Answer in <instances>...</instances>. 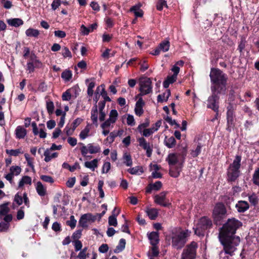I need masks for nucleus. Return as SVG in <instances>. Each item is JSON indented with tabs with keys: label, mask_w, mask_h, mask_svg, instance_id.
<instances>
[{
	"label": "nucleus",
	"mask_w": 259,
	"mask_h": 259,
	"mask_svg": "<svg viewBox=\"0 0 259 259\" xmlns=\"http://www.w3.org/2000/svg\"><path fill=\"white\" fill-rule=\"evenodd\" d=\"M218 237L223 246V249L219 253L220 258L231 259V257L235 255L237 247L240 244V237L231 236H219Z\"/></svg>",
	"instance_id": "obj_1"
},
{
	"label": "nucleus",
	"mask_w": 259,
	"mask_h": 259,
	"mask_svg": "<svg viewBox=\"0 0 259 259\" xmlns=\"http://www.w3.org/2000/svg\"><path fill=\"white\" fill-rule=\"evenodd\" d=\"M191 232L188 230H183L180 228L172 229L165 235L166 243L169 245L171 243L174 248H182L186 243Z\"/></svg>",
	"instance_id": "obj_2"
},
{
	"label": "nucleus",
	"mask_w": 259,
	"mask_h": 259,
	"mask_svg": "<svg viewBox=\"0 0 259 259\" xmlns=\"http://www.w3.org/2000/svg\"><path fill=\"white\" fill-rule=\"evenodd\" d=\"M209 76L212 83L211 91L224 92L226 90L227 75L219 69L211 68Z\"/></svg>",
	"instance_id": "obj_3"
},
{
	"label": "nucleus",
	"mask_w": 259,
	"mask_h": 259,
	"mask_svg": "<svg viewBox=\"0 0 259 259\" xmlns=\"http://www.w3.org/2000/svg\"><path fill=\"white\" fill-rule=\"evenodd\" d=\"M242 223L235 218L229 219L220 228L219 236H236V230L242 226Z\"/></svg>",
	"instance_id": "obj_4"
},
{
	"label": "nucleus",
	"mask_w": 259,
	"mask_h": 259,
	"mask_svg": "<svg viewBox=\"0 0 259 259\" xmlns=\"http://www.w3.org/2000/svg\"><path fill=\"white\" fill-rule=\"evenodd\" d=\"M241 156L236 155L233 162L230 164L228 170L227 176L229 181H235L240 175Z\"/></svg>",
	"instance_id": "obj_5"
},
{
	"label": "nucleus",
	"mask_w": 259,
	"mask_h": 259,
	"mask_svg": "<svg viewBox=\"0 0 259 259\" xmlns=\"http://www.w3.org/2000/svg\"><path fill=\"white\" fill-rule=\"evenodd\" d=\"M211 221L207 217H202L198 221L196 228H194L195 233L198 236H204L205 231L212 227Z\"/></svg>",
	"instance_id": "obj_6"
},
{
	"label": "nucleus",
	"mask_w": 259,
	"mask_h": 259,
	"mask_svg": "<svg viewBox=\"0 0 259 259\" xmlns=\"http://www.w3.org/2000/svg\"><path fill=\"white\" fill-rule=\"evenodd\" d=\"M140 94L139 95L143 96L150 93L152 91L151 81L149 78L142 77L139 79Z\"/></svg>",
	"instance_id": "obj_7"
},
{
	"label": "nucleus",
	"mask_w": 259,
	"mask_h": 259,
	"mask_svg": "<svg viewBox=\"0 0 259 259\" xmlns=\"http://www.w3.org/2000/svg\"><path fill=\"white\" fill-rule=\"evenodd\" d=\"M197 243L192 242L183 250L182 254V259H195L196 255Z\"/></svg>",
	"instance_id": "obj_8"
},
{
	"label": "nucleus",
	"mask_w": 259,
	"mask_h": 259,
	"mask_svg": "<svg viewBox=\"0 0 259 259\" xmlns=\"http://www.w3.org/2000/svg\"><path fill=\"white\" fill-rule=\"evenodd\" d=\"M212 95L208 97L207 100V107L212 109L214 111L218 112L219 111V98L217 96L218 94L223 93V92H218V91H211Z\"/></svg>",
	"instance_id": "obj_9"
},
{
	"label": "nucleus",
	"mask_w": 259,
	"mask_h": 259,
	"mask_svg": "<svg viewBox=\"0 0 259 259\" xmlns=\"http://www.w3.org/2000/svg\"><path fill=\"white\" fill-rule=\"evenodd\" d=\"M226 213V209L223 203H218L215 206L213 211V217L217 222L220 221L223 219Z\"/></svg>",
	"instance_id": "obj_10"
},
{
	"label": "nucleus",
	"mask_w": 259,
	"mask_h": 259,
	"mask_svg": "<svg viewBox=\"0 0 259 259\" xmlns=\"http://www.w3.org/2000/svg\"><path fill=\"white\" fill-rule=\"evenodd\" d=\"M96 216L93 215L90 213H88L82 215L79 220V226L82 228H87L89 224L95 221Z\"/></svg>",
	"instance_id": "obj_11"
},
{
	"label": "nucleus",
	"mask_w": 259,
	"mask_h": 259,
	"mask_svg": "<svg viewBox=\"0 0 259 259\" xmlns=\"http://www.w3.org/2000/svg\"><path fill=\"white\" fill-rule=\"evenodd\" d=\"M118 116V112L115 109L111 110L109 114V117L101 125V128H110L116 122Z\"/></svg>",
	"instance_id": "obj_12"
},
{
	"label": "nucleus",
	"mask_w": 259,
	"mask_h": 259,
	"mask_svg": "<svg viewBox=\"0 0 259 259\" xmlns=\"http://www.w3.org/2000/svg\"><path fill=\"white\" fill-rule=\"evenodd\" d=\"M161 125V120L157 121L155 124L149 128H145L142 131V134L143 136L147 137L153 134L154 132H156Z\"/></svg>",
	"instance_id": "obj_13"
},
{
	"label": "nucleus",
	"mask_w": 259,
	"mask_h": 259,
	"mask_svg": "<svg viewBox=\"0 0 259 259\" xmlns=\"http://www.w3.org/2000/svg\"><path fill=\"white\" fill-rule=\"evenodd\" d=\"M139 145L146 150L148 157H150L152 153V149L149 143H147L144 138H140L138 140Z\"/></svg>",
	"instance_id": "obj_14"
},
{
	"label": "nucleus",
	"mask_w": 259,
	"mask_h": 259,
	"mask_svg": "<svg viewBox=\"0 0 259 259\" xmlns=\"http://www.w3.org/2000/svg\"><path fill=\"white\" fill-rule=\"evenodd\" d=\"M147 236L150 244L152 246H156V245L159 243V235L157 232H152L150 233H148Z\"/></svg>",
	"instance_id": "obj_15"
},
{
	"label": "nucleus",
	"mask_w": 259,
	"mask_h": 259,
	"mask_svg": "<svg viewBox=\"0 0 259 259\" xmlns=\"http://www.w3.org/2000/svg\"><path fill=\"white\" fill-rule=\"evenodd\" d=\"M162 187V184L160 181H157L155 183H150L146 189V192L150 193L152 191H158Z\"/></svg>",
	"instance_id": "obj_16"
},
{
	"label": "nucleus",
	"mask_w": 259,
	"mask_h": 259,
	"mask_svg": "<svg viewBox=\"0 0 259 259\" xmlns=\"http://www.w3.org/2000/svg\"><path fill=\"white\" fill-rule=\"evenodd\" d=\"M41 66V62L37 59H33L32 62L27 63V70L29 73H31L34 71V68L39 67Z\"/></svg>",
	"instance_id": "obj_17"
},
{
	"label": "nucleus",
	"mask_w": 259,
	"mask_h": 259,
	"mask_svg": "<svg viewBox=\"0 0 259 259\" xmlns=\"http://www.w3.org/2000/svg\"><path fill=\"white\" fill-rule=\"evenodd\" d=\"M238 212H244L249 208V204L245 201H239L236 204Z\"/></svg>",
	"instance_id": "obj_18"
},
{
	"label": "nucleus",
	"mask_w": 259,
	"mask_h": 259,
	"mask_svg": "<svg viewBox=\"0 0 259 259\" xmlns=\"http://www.w3.org/2000/svg\"><path fill=\"white\" fill-rule=\"evenodd\" d=\"M99 113L98 111V106L97 105H95L91 110V120H92L93 123L96 126H98V117Z\"/></svg>",
	"instance_id": "obj_19"
},
{
	"label": "nucleus",
	"mask_w": 259,
	"mask_h": 259,
	"mask_svg": "<svg viewBox=\"0 0 259 259\" xmlns=\"http://www.w3.org/2000/svg\"><path fill=\"white\" fill-rule=\"evenodd\" d=\"M144 102H143L142 98H140L136 104L135 111L136 115L141 116L143 113V107L144 106Z\"/></svg>",
	"instance_id": "obj_20"
},
{
	"label": "nucleus",
	"mask_w": 259,
	"mask_h": 259,
	"mask_svg": "<svg viewBox=\"0 0 259 259\" xmlns=\"http://www.w3.org/2000/svg\"><path fill=\"white\" fill-rule=\"evenodd\" d=\"M36 190L40 196H44L47 193V188L40 182L36 184Z\"/></svg>",
	"instance_id": "obj_21"
},
{
	"label": "nucleus",
	"mask_w": 259,
	"mask_h": 259,
	"mask_svg": "<svg viewBox=\"0 0 259 259\" xmlns=\"http://www.w3.org/2000/svg\"><path fill=\"white\" fill-rule=\"evenodd\" d=\"M184 61L180 60L176 62V63L172 66L171 70L173 72V74L172 76L177 78V76L178 73L180 72V67L179 66L182 67L184 65Z\"/></svg>",
	"instance_id": "obj_22"
},
{
	"label": "nucleus",
	"mask_w": 259,
	"mask_h": 259,
	"mask_svg": "<svg viewBox=\"0 0 259 259\" xmlns=\"http://www.w3.org/2000/svg\"><path fill=\"white\" fill-rule=\"evenodd\" d=\"M45 156L44 160L48 162L50 161L52 159L57 157L58 155V153L57 152L51 153L50 149H47L45 150L44 154Z\"/></svg>",
	"instance_id": "obj_23"
},
{
	"label": "nucleus",
	"mask_w": 259,
	"mask_h": 259,
	"mask_svg": "<svg viewBox=\"0 0 259 259\" xmlns=\"http://www.w3.org/2000/svg\"><path fill=\"white\" fill-rule=\"evenodd\" d=\"M150 170L152 172V177L153 178H159L161 177V174L158 172L160 167L156 164H151L150 166Z\"/></svg>",
	"instance_id": "obj_24"
},
{
	"label": "nucleus",
	"mask_w": 259,
	"mask_h": 259,
	"mask_svg": "<svg viewBox=\"0 0 259 259\" xmlns=\"http://www.w3.org/2000/svg\"><path fill=\"white\" fill-rule=\"evenodd\" d=\"M91 125L88 124L82 130L79 134V138L81 140H84L90 136Z\"/></svg>",
	"instance_id": "obj_25"
},
{
	"label": "nucleus",
	"mask_w": 259,
	"mask_h": 259,
	"mask_svg": "<svg viewBox=\"0 0 259 259\" xmlns=\"http://www.w3.org/2000/svg\"><path fill=\"white\" fill-rule=\"evenodd\" d=\"M8 24L9 25L14 27H18L23 24V21L19 18H13L9 19L7 20Z\"/></svg>",
	"instance_id": "obj_26"
},
{
	"label": "nucleus",
	"mask_w": 259,
	"mask_h": 259,
	"mask_svg": "<svg viewBox=\"0 0 259 259\" xmlns=\"http://www.w3.org/2000/svg\"><path fill=\"white\" fill-rule=\"evenodd\" d=\"M98 160L97 159H94L91 161H86L84 162V166L91 169L92 171H94L95 168L98 167Z\"/></svg>",
	"instance_id": "obj_27"
},
{
	"label": "nucleus",
	"mask_w": 259,
	"mask_h": 259,
	"mask_svg": "<svg viewBox=\"0 0 259 259\" xmlns=\"http://www.w3.org/2000/svg\"><path fill=\"white\" fill-rule=\"evenodd\" d=\"M89 148V153L96 154L101 151V147L98 144H95L94 143H90L88 144Z\"/></svg>",
	"instance_id": "obj_28"
},
{
	"label": "nucleus",
	"mask_w": 259,
	"mask_h": 259,
	"mask_svg": "<svg viewBox=\"0 0 259 259\" xmlns=\"http://www.w3.org/2000/svg\"><path fill=\"white\" fill-rule=\"evenodd\" d=\"M146 212L151 220H155L158 215V210L155 208H147Z\"/></svg>",
	"instance_id": "obj_29"
},
{
	"label": "nucleus",
	"mask_w": 259,
	"mask_h": 259,
	"mask_svg": "<svg viewBox=\"0 0 259 259\" xmlns=\"http://www.w3.org/2000/svg\"><path fill=\"white\" fill-rule=\"evenodd\" d=\"M32 180L31 178L27 176H24L20 180L18 184V187L19 188H22L25 185H30L31 184Z\"/></svg>",
	"instance_id": "obj_30"
},
{
	"label": "nucleus",
	"mask_w": 259,
	"mask_h": 259,
	"mask_svg": "<svg viewBox=\"0 0 259 259\" xmlns=\"http://www.w3.org/2000/svg\"><path fill=\"white\" fill-rule=\"evenodd\" d=\"M15 132L16 137L18 139L24 138L26 135V130L20 126L17 127Z\"/></svg>",
	"instance_id": "obj_31"
},
{
	"label": "nucleus",
	"mask_w": 259,
	"mask_h": 259,
	"mask_svg": "<svg viewBox=\"0 0 259 259\" xmlns=\"http://www.w3.org/2000/svg\"><path fill=\"white\" fill-rule=\"evenodd\" d=\"M159 251L156 246H152L151 249L148 252V256L150 259H154L155 257L158 256Z\"/></svg>",
	"instance_id": "obj_32"
},
{
	"label": "nucleus",
	"mask_w": 259,
	"mask_h": 259,
	"mask_svg": "<svg viewBox=\"0 0 259 259\" xmlns=\"http://www.w3.org/2000/svg\"><path fill=\"white\" fill-rule=\"evenodd\" d=\"M169 165H173L175 164L178 161V157L176 154L171 153L168 155L166 159Z\"/></svg>",
	"instance_id": "obj_33"
},
{
	"label": "nucleus",
	"mask_w": 259,
	"mask_h": 259,
	"mask_svg": "<svg viewBox=\"0 0 259 259\" xmlns=\"http://www.w3.org/2000/svg\"><path fill=\"white\" fill-rule=\"evenodd\" d=\"M24 157L26 159V160L27 161V165L31 167V169H32V171L33 172H35V169H34V164H33V158H31L30 155L27 154V153H25L24 154Z\"/></svg>",
	"instance_id": "obj_34"
},
{
	"label": "nucleus",
	"mask_w": 259,
	"mask_h": 259,
	"mask_svg": "<svg viewBox=\"0 0 259 259\" xmlns=\"http://www.w3.org/2000/svg\"><path fill=\"white\" fill-rule=\"evenodd\" d=\"M177 79V78L172 75L168 76L163 83L164 87L165 88H167L169 84L174 82Z\"/></svg>",
	"instance_id": "obj_35"
},
{
	"label": "nucleus",
	"mask_w": 259,
	"mask_h": 259,
	"mask_svg": "<svg viewBox=\"0 0 259 259\" xmlns=\"http://www.w3.org/2000/svg\"><path fill=\"white\" fill-rule=\"evenodd\" d=\"M165 144L168 148H172L176 145V140L173 137L167 138L165 137L164 140Z\"/></svg>",
	"instance_id": "obj_36"
},
{
	"label": "nucleus",
	"mask_w": 259,
	"mask_h": 259,
	"mask_svg": "<svg viewBox=\"0 0 259 259\" xmlns=\"http://www.w3.org/2000/svg\"><path fill=\"white\" fill-rule=\"evenodd\" d=\"M123 158L124 163L127 166H131L133 164V161L131 155L128 153H125L123 155Z\"/></svg>",
	"instance_id": "obj_37"
},
{
	"label": "nucleus",
	"mask_w": 259,
	"mask_h": 259,
	"mask_svg": "<svg viewBox=\"0 0 259 259\" xmlns=\"http://www.w3.org/2000/svg\"><path fill=\"white\" fill-rule=\"evenodd\" d=\"M72 74L70 70H65L61 74V77L65 81H68L72 78Z\"/></svg>",
	"instance_id": "obj_38"
},
{
	"label": "nucleus",
	"mask_w": 259,
	"mask_h": 259,
	"mask_svg": "<svg viewBox=\"0 0 259 259\" xmlns=\"http://www.w3.org/2000/svg\"><path fill=\"white\" fill-rule=\"evenodd\" d=\"M25 33L27 36L37 37L39 34V31L33 28H29L26 30Z\"/></svg>",
	"instance_id": "obj_39"
},
{
	"label": "nucleus",
	"mask_w": 259,
	"mask_h": 259,
	"mask_svg": "<svg viewBox=\"0 0 259 259\" xmlns=\"http://www.w3.org/2000/svg\"><path fill=\"white\" fill-rule=\"evenodd\" d=\"M104 87H105L104 85H101L100 86H99L97 88V90H100V89H101V92L100 94L102 96V97L104 98L105 101H110L111 100H110V98L107 96V95L105 90Z\"/></svg>",
	"instance_id": "obj_40"
},
{
	"label": "nucleus",
	"mask_w": 259,
	"mask_h": 259,
	"mask_svg": "<svg viewBox=\"0 0 259 259\" xmlns=\"http://www.w3.org/2000/svg\"><path fill=\"white\" fill-rule=\"evenodd\" d=\"M23 151H22L20 149H15V150H13V149H11V150L7 149V150H6V153L10 155V156H17L19 154L23 153Z\"/></svg>",
	"instance_id": "obj_41"
},
{
	"label": "nucleus",
	"mask_w": 259,
	"mask_h": 259,
	"mask_svg": "<svg viewBox=\"0 0 259 259\" xmlns=\"http://www.w3.org/2000/svg\"><path fill=\"white\" fill-rule=\"evenodd\" d=\"M248 200L251 205L255 206L258 202L257 196L255 194H252L248 197Z\"/></svg>",
	"instance_id": "obj_42"
},
{
	"label": "nucleus",
	"mask_w": 259,
	"mask_h": 259,
	"mask_svg": "<svg viewBox=\"0 0 259 259\" xmlns=\"http://www.w3.org/2000/svg\"><path fill=\"white\" fill-rule=\"evenodd\" d=\"M76 222L77 221L75 219L73 215H71L70 217V220L66 222V224L70 226L72 229H73L75 227Z\"/></svg>",
	"instance_id": "obj_43"
},
{
	"label": "nucleus",
	"mask_w": 259,
	"mask_h": 259,
	"mask_svg": "<svg viewBox=\"0 0 259 259\" xmlns=\"http://www.w3.org/2000/svg\"><path fill=\"white\" fill-rule=\"evenodd\" d=\"M9 211V208L7 204H4L0 206V218H3V216L7 214Z\"/></svg>",
	"instance_id": "obj_44"
},
{
	"label": "nucleus",
	"mask_w": 259,
	"mask_h": 259,
	"mask_svg": "<svg viewBox=\"0 0 259 259\" xmlns=\"http://www.w3.org/2000/svg\"><path fill=\"white\" fill-rule=\"evenodd\" d=\"M252 181L254 184L259 185V167L255 170L253 175Z\"/></svg>",
	"instance_id": "obj_45"
},
{
	"label": "nucleus",
	"mask_w": 259,
	"mask_h": 259,
	"mask_svg": "<svg viewBox=\"0 0 259 259\" xmlns=\"http://www.w3.org/2000/svg\"><path fill=\"white\" fill-rule=\"evenodd\" d=\"M125 241L123 239H121L119 241V245L116 247L115 252H119L122 251L125 247Z\"/></svg>",
	"instance_id": "obj_46"
},
{
	"label": "nucleus",
	"mask_w": 259,
	"mask_h": 259,
	"mask_svg": "<svg viewBox=\"0 0 259 259\" xmlns=\"http://www.w3.org/2000/svg\"><path fill=\"white\" fill-rule=\"evenodd\" d=\"M79 144L82 146L80 149L81 154L84 157L86 156L87 154L89 153L88 144L87 146H85L82 143H80Z\"/></svg>",
	"instance_id": "obj_47"
},
{
	"label": "nucleus",
	"mask_w": 259,
	"mask_h": 259,
	"mask_svg": "<svg viewBox=\"0 0 259 259\" xmlns=\"http://www.w3.org/2000/svg\"><path fill=\"white\" fill-rule=\"evenodd\" d=\"M31 125L32 127L33 133L34 135H37L39 132V128L44 126L43 124H39L38 126H37L35 122H33L31 123Z\"/></svg>",
	"instance_id": "obj_48"
},
{
	"label": "nucleus",
	"mask_w": 259,
	"mask_h": 259,
	"mask_svg": "<svg viewBox=\"0 0 259 259\" xmlns=\"http://www.w3.org/2000/svg\"><path fill=\"white\" fill-rule=\"evenodd\" d=\"M40 178L45 182L50 184H53L55 182L54 179L52 177L48 175H41L40 176Z\"/></svg>",
	"instance_id": "obj_49"
},
{
	"label": "nucleus",
	"mask_w": 259,
	"mask_h": 259,
	"mask_svg": "<svg viewBox=\"0 0 259 259\" xmlns=\"http://www.w3.org/2000/svg\"><path fill=\"white\" fill-rule=\"evenodd\" d=\"M10 170L13 175L17 176L20 174L21 168L18 166H13L10 167Z\"/></svg>",
	"instance_id": "obj_50"
},
{
	"label": "nucleus",
	"mask_w": 259,
	"mask_h": 259,
	"mask_svg": "<svg viewBox=\"0 0 259 259\" xmlns=\"http://www.w3.org/2000/svg\"><path fill=\"white\" fill-rule=\"evenodd\" d=\"M149 125H150V121L148 119H147L144 123L140 124L138 126V129L139 132L140 133H142V131L144 129L147 128V127H148L149 126Z\"/></svg>",
	"instance_id": "obj_51"
},
{
	"label": "nucleus",
	"mask_w": 259,
	"mask_h": 259,
	"mask_svg": "<svg viewBox=\"0 0 259 259\" xmlns=\"http://www.w3.org/2000/svg\"><path fill=\"white\" fill-rule=\"evenodd\" d=\"M111 168V164L109 162H105L103 165L102 168V172L103 174L107 173Z\"/></svg>",
	"instance_id": "obj_52"
},
{
	"label": "nucleus",
	"mask_w": 259,
	"mask_h": 259,
	"mask_svg": "<svg viewBox=\"0 0 259 259\" xmlns=\"http://www.w3.org/2000/svg\"><path fill=\"white\" fill-rule=\"evenodd\" d=\"M95 86V83L93 81L91 82L88 85L87 92L88 96H89L90 97H92L93 95V89L94 88Z\"/></svg>",
	"instance_id": "obj_53"
},
{
	"label": "nucleus",
	"mask_w": 259,
	"mask_h": 259,
	"mask_svg": "<svg viewBox=\"0 0 259 259\" xmlns=\"http://www.w3.org/2000/svg\"><path fill=\"white\" fill-rule=\"evenodd\" d=\"M108 223L110 226L116 227L117 225L116 217L115 215L110 216L108 219Z\"/></svg>",
	"instance_id": "obj_54"
},
{
	"label": "nucleus",
	"mask_w": 259,
	"mask_h": 259,
	"mask_svg": "<svg viewBox=\"0 0 259 259\" xmlns=\"http://www.w3.org/2000/svg\"><path fill=\"white\" fill-rule=\"evenodd\" d=\"M70 92V90H68L63 94L62 98L63 101H69L71 99V95Z\"/></svg>",
	"instance_id": "obj_55"
},
{
	"label": "nucleus",
	"mask_w": 259,
	"mask_h": 259,
	"mask_svg": "<svg viewBox=\"0 0 259 259\" xmlns=\"http://www.w3.org/2000/svg\"><path fill=\"white\" fill-rule=\"evenodd\" d=\"M47 109L48 113L50 114H52L53 113L54 109V105L53 102L49 101L47 102Z\"/></svg>",
	"instance_id": "obj_56"
},
{
	"label": "nucleus",
	"mask_w": 259,
	"mask_h": 259,
	"mask_svg": "<svg viewBox=\"0 0 259 259\" xmlns=\"http://www.w3.org/2000/svg\"><path fill=\"white\" fill-rule=\"evenodd\" d=\"M62 54L63 56V57L65 58H67V57L71 58L72 57L71 53L69 50V49L66 47H64V48L62 49Z\"/></svg>",
	"instance_id": "obj_57"
},
{
	"label": "nucleus",
	"mask_w": 259,
	"mask_h": 259,
	"mask_svg": "<svg viewBox=\"0 0 259 259\" xmlns=\"http://www.w3.org/2000/svg\"><path fill=\"white\" fill-rule=\"evenodd\" d=\"M14 202L18 205L22 204L23 203V196L20 195L19 194H16L14 197Z\"/></svg>",
	"instance_id": "obj_58"
},
{
	"label": "nucleus",
	"mask_w": 259,
	"mask_h": 259,
	"mask_svg": "<svg viewBox=\"0 0 259 259\" xmlns=\"http://www.w3.org/2000/svg\"><path fill=\"white\" fill-rule=\"evenodd\" d=\"M82 121V119L77 118L73 121L71 126L74 130H75V128L81 123Z\"/></svg>",
	"instance_id": "obj_59"
},
{
	"label": "nucleus",
	"mask_w": 259,
	"mask_h": 259,
	"mask_svg": "<svg viewBox=\"0 0 259 259\" xmlns=\"http://www.w3.org/2000/svg\"><path fill=\"white\" fill-rule=\"evenodd\" d=\"M139 64L141 65V70L143 71H145L148 68L149 66L146 60L140 61Z\"/></svg>",
	"instance_id": "obj_60"
},
{
	"label": "nucleus",
	"mask_w": 259,
	"mask_h": 259,
	"mask_svg": "<svg viewBox=\"0 0 259 259\" xmlns=\"http://www.w3.org/2000/svg\"><path fill=\"white\" fill-rule=\"evenodd\" d=\"M126 122L129 125H134L135 124V121L134 116L131 115H128L126 118Z\"/></svg>",
	"instance_id": "obj_61"
},
{
	"label": "nucleus",
	"mask_w": 259,
	"mask_h": 259,
	"mask_svg": "<svg viewBox=\"0 0 259 259\" xmlns=\"http://www.w3.org/2000/svg\"><path fill=\"white\" fill-rule=\"evenodd\" d=\"M170 47V42L168 39L163 41V52H167Z\"/></svg>",
	"instance_id": "obj_62"
},
{
	"label": "nucleus",
	"mask_w": 259,
	"mask_h": 259,
	"mask_svg": "<svg viewBox=\"0 0 259 259\" xmlns=\"http://www.w3.org/2000/svg\"><path fill=\"white\" fill-rule=\"evenodd\" d=\"M81 33L82 35H87L91 32L90 28L86 27L84 25H82L80 27Z\"/></svg>",
	"instance_id": "obj_63"
},
{
	"label": "nucleus",
	"mask_w": 259,
	"mask_h": 259,
	"mask_svg": "<svg viewBox=\"0 0 259 259\" xmlns=\"http://www.w3.org/2000/svg\"><path fill=\"white\" fill-rule=\"evenodd\" d=\"M116 137L117 136L115 131H113L110 133L109 136L107 138L106 140L108 141L110 143H112Z\"/></svg>",
	"instance_id": "obj_64"
}]
</instances>
